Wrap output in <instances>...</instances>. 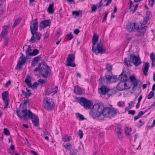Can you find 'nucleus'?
<instances>
[{
    "label": "nucleus",
    "mask_w": 155,
    "mask_h": 155,
    "mask_svg": "<svg viewBox=\"0 0 155 155\" xmlns=\"http://www.w3.org/2000/svg\"><path fill=\"white\" fill-rule=\"evenodd\" d=\"M154 0H150L149 2V5L151 7H152L154 2Z\"/></svg>",
    "instance_id": "obj_53"
},
{
    "label": "nucleus",
    "mask_w": 155,
    "mask_h": 155,
    "mask_svg": "<svg viewBox=\"0 0 155 155\" xmlns=\"http://www.w3.org/2000/svg\"><path fill=\"white\" fill-rule=\"evenodd\" d=\"M154 95V92L153 91H151L147 95V98L149 99H151L153 96Z\"/></svg>",
    "instance_id": "obj_43"
},
{
    "label": "nucleus",
    "mask_w": 155,
    "mask_h": 155,
    "mask_svg": "<svg viewBox=\"0 0 155 155\" xmlns=\"http://www.w3.org/2000/svg\"><path fill=\"white\" fill-rule=\"evenodd\" d=\"M149 68V64L148 62H146L144 64V66L142 67L143 72L144 75H147V73Z\"/></svg>",
    "instance_id": "obj_21"
},
{
    "label": "nucleus",
    "mask_w": 155,
    "mask_h": 155,
    "mask_svg": "<svg viewBox=\"0 0 155 155\" xmlns=\"http://www.w3.org/2000/svg\"><path fill=\"white\" fill-rule=\"evenodd\" d=\"M130 88L127 86L125 82L121 81L117 86V89L119 91H123L126 89H128Z\"/></svg>",
    "instance_id": "obj_15"
},
{
    "label": "nucleus",
    "mask_w": 155,
    "mask_h": 155,
    "mask_svg": "<svg viewBox=\"0 0 155 155\" xmlns=\"http://www.w3.org/2000/svg\"><path fill=\"white\" fill-rule=\"evenodd\" d=\"M25 81L29 87H31L33 89H34L37 88L38 83L35 82L32 85L31 83V77L30 76H28L25 79Z\"/></svg>",
    "instance_id": "obj_14"
},
{
    "label": "nucleus",
    "mask_w": 155,
    "mask_h": 155,
    "mask_svg": "<svg viewBox=\"0 0 155 155\" xmlns=\"http://www.w3.org/2000/svg\"><path fill=\"white\" fill-rule=\"evenodd\" d=\"M128 112L129 114H131L133 115H134L135 113V111L134 110H129Z\"/></svg>",
    "instance_id": "obj_55"
},
{
    "label": "nucleus",
    "mask_w": 155,
    "mask_h": 155,
    "mask_svg": "<svg viewBox=\"0 0 155 155\" xmlns=\"http://www.w3.org/2000/svg\"><path fill=\"white\" fill-rule=\"evenodd\" d=\"M100 90L101 94L104 95H105L109 90V88H106L104 85H102Z\"/></svg>",
    "instance_id": "obj_23"
},
{
    "label": "nucleus",
    "mask_w": 155,
    "mask_h": 155,
    "mask_svg": "<svg viewBox=\"0 0 155 155\" xmlns=\"http://www.w3.org/2000/svg\"><path fill=\"white\" fill-rule=\"evenodd\" d=\"M126 28L130 32H135L139 29V26L136 23L129 22L126 25Z\"/></svg>",
    "instance_id": "obj_10"
},
{
    "label": "nucleus",
    "mask_w": 155,
    "mask_h": 155,
    "mask_svg": "<svg viewBox=\"0 0 155 155\" xmlns=\"http://www.w3.org/2000/svg\"><path fill=\"white\" fill-rule=\"evenodd\" d=\"M74 59L75 56L74 54H69L67 59V64H66V66L75 67L76 65L74 62H73L74 61Z\"/></svg>",
    "instance_id": "obj_12"
},
{
    "label": "nucleus",
    "mask_w": 155,
    "mask_h": 155,
    "mask_svg": "<svg viewBox=\"0 0 155 155\" xmlns=\"http://www.w3.org/2000/svg\"><path fill=\"white\" fill-rule=\"evenodd\" d=\"M115 131L117 132V134L122 132V129H121L120 125H117L115 129Z\"/></svg>",
    "instance_id": "obj_38"
},
{
    "label": "nucleus",
    "mask_w": 155,
    "mask_h": 155,
    "mask_svg": "<svg viewBox=\"0 0 155 155\" xmlns=\"http://www.w3.org/2000/svg\"><path fill=\"white\" fill-rule=\"evenodd\" d=\"M72 14L76 16H78L80 14V12L78 11H75L72 12Z\"/></svg>",
    "instance_id": "obj_51"
},
{
    "label": "nucleus",
    "mask_w": 155,
    "mask_h": 155,
    "mask_svg": "<svg viewBox=\"0 0 155 155\" xmlns=\"http://www.w3.org/2000/svg\"><path fill=\"white\" fill-rule=\"evenodd\" d=\"M129 78L130 79V83L133 87L132 89L133 90H135L137 88L138 89L141 88L142 85L141 82L139 80H137L135 76H130Z\"/></svg>",
    "instance_id": "obj_8"
},
{
    "label": "nucleus",
    "mask_w": 155,
    "mask_h": 155,
    "mask_svg": "<svg viewBox=\"0 0 155 155\" xmlns=\"http://www.w3.org/2000/svg\"><path fill=\"white\" fill-rule=\"evenodd\" d=\"M49 36V34L47 32H46L45 34V36L44 37L45 39H46Z\"/></svg>",
    "instance_id": "obj_64"
},
{
    "label": "nucleus",
    "mask_w": 155,
    "mask_h": 155,
    "mask_svg": "<svg viewBox=\"0 0 155 155\" xmlns=\"http://www.w3.org/2000/svg\"><path fill=\"white\" fill-rule=\"evenodd\" d=\"M113 78V76L111 75L106 74L104 77L101 76L99 81L100 84H103L105 82L110 81Z\"/></svg>",
    "instance_id": "obj_16"
},
{
    "label": "nucleus",
    "mask_w": 155,
    "mask_h": 155,
    "mask_svg": "<svg viewBox=\"0 0 155 155\" xmlns=\"http://www.w3.org/2000/svg\"><path fill=\"white\" fill-rule=\"evenodd\" d=\"M58 89V86H55L51 89L48 88L45 91V94L48 95L52 93L55 94L57 92Z\"/></svg>",
    "instance_id": "obj_19"
},
{
    "label": "nucleus",
    "mask_w": 155,
    "mask_h": 155,
    "mask_svg": "<svg viewBox=\"0 0 155 155\" xmlns=\"http://www.w3.org/2000/svg\"><path fill=\"white\" fill-rule=\"evenodd\" d=\"M78 152V151L77 150L73 148L70 149L69 153L70 155H77Z\"/></svg>",
    "instance_id": "obj_32"
},
{
    "label": "nucleus",
    "mask_w": 155,
    "mask_h": 155,
    "mask_svg": "<svg viewBox=\"0 0 155 155\" xmlns=\"http://www.w3.org/2000/svg\"><path fill=\"white\" fill-rule=\"evenodd\" d=\"M43 106L48 110H51L54 108V104L52 99L47 97L43 101Z\"/></svg>",
    "instance_id": "obj_9"
},
{
    "label": "nucleus",
    "mask_w": 155,
    "mask_h": 155,
    "mask_svg": "<svg viewBox=\"0 0 155 155\" xmlns=\"http://www.w3.org/2000/svg\"><path fill=\"white\" fill-rule=\"evenodd\" d=\"M76 99H77L78 102L86 109L91 108V107L93 105V103L90 101L83 97H77Z\"/></svg>",
    "instance_id": "obj_6"
},
{
    "label": "nucleus",
    "mask_w": 155,
    "mask_h": 155,
    "mask_svg": "<svg viewBox=\"0 0 155 155\" xmlns=\"http://www.w3.org/2000/svg\"><path fill=\"white\" fill-rule=\"evenodd\" d=\"M47 11L50 14H53L54 12V2L50 4L47 9Z\"/></svg>",
    "instance_id": "obj_27"
},
{
    "label": "nucleus",
    "mask_w": 155,
    "mask_h": 155,
    "mask_svg": "<svg viewBox=\"0 0 155 155\" xmlns=\"http://www.w3.org/2000/svg\"><path fill=\"white\" fill-rule=\"evenodd\" d=\"M4 45L5 46H6L8 44V38L7 37H4Z\"/></svg>",
    "instance_id": "obj_50"
},
{
    "label": "nucleus",
    "mask_w": 155,
    "mask_h": 155,
    "mask_svg": "<svg viewBox=\"0 0 155 155\" xmlns=\"http://www.w3.org/2000/svg\"><path fill=\"white\" fill-rule=\"evenodd\" d=\"M102 0H101L100 2H99V3L98 4H97V5H98V6H97V8H100V7H101V6H104V5H103V4L102 3Z\"/></svg>",
    "instance_id": "obj_57"
},
{
    "label": "nucleus",
    "mask_w": 155,
    "mask_h": 155,
    "mask_svg": "<svg viewBox=\"0 0 155 155\" xmlns=\"http://www.w3.org/2000/svg\"><path fill=\"white\" fill-rule=\"evenodd\" d=\"M102 108L101 107H100V104H94L93 108L90 110V114L94 118L98 117L101 115Z\"/></svg>",
    "instance_id": "obj_5"
},
{
    "label": "nucleus",
    "mask_w": 155,
    "mask_h": 155,
    "mask_svg": "<svg viewBox=\"0 0 155 155\" xmlns=\"http://www.w3.org/2000/svg\"><path fill=\"white\" fill-rule=\"evenodd\" d=\"M151 14V12L150 11H147L146 12V16L144 18L143 23L144 24H145L147 23L148 21L150 19V16Z\"/></svg>",
    "instance_id": "obj_26"
},
{
    "label": "nucleus",
    "mask_w": 155,
    "mask_h": 155,
    "mask_svg": "<svg viewBox=\"0 0 155 155\" xmlns=\"http://www.w3.org/2000/svg\"><path fill=\"white\" fill-rule=\"evenodd\" d=\"M123 72H122L119 76V79H120V81L125 82L128 80V78L127 74H123Z\"/></svg>",
    "instance_id": "obj_25"
},
{
    "label": "nucleus",
    "mask_w": 155,
    "mask_h": 155,
    "mask_svg": "<svg viewBox=\"0 0 155 155\" xmlns=\"http://www.w3.org/2000/svg\"><path fill=\"white\" fill-rule=\"evenodd\" d=\"M80 32V31L79 29H75L73 31V33L76 34L77 35Z\"/></svg>",
    "instance_id": "obj_56"
},
{
    "label": "nucleus",
    "mask_w": 155,
    "mask_h": 155,
    "mask_svg": "<svg viewBox=\"0 0 155 155\" xmlns=\"http://www.w3.org/2000/svg\"><path fill=\"white\" fill-rule=\"evenodd\" d=\"M97 9V7L95 5H93V6L91 7V12H94L96 11Z\"/></svg>",
    "instance_id": "obj_52"
},
{
    "label": "nucleus",
    "mask_w": 155,
    "mask_h": 155,
    "mask_svg": "<svg viewBox=\"0 0 155 155\" xmlns=\"http://www.w3.org/2000/svg\"><path fill=\"white\" fill-rule=\"evenodd\" d=\"M150 57L152 61L151 67L153 68L155 66V54L151 53Z\"/></svg>",
    "instance_id": "obj_29"
},
{
    "label": "nucleus",
    "mask_w": 155,
    "mask_h": 155,
    "mask_svg": "<svg viewBox=\"0 0 155 155\" xmlns=\"http://www.w3.org/2000/svg\"><path fill=\"white\" fill-rule=\"evenodd\" d=\"M21 92L22 93V95L25 94V97H29L31 96V93L30 92H25V91L23 90H21Z\"/></svg>",
    "instance_id": "obj_40"
},
{
    "label": "nucleus",
    "mask_w": 155,
    "mask_h": 155,
    "mask_svg": "<svg viewBox=\"0 0 155 155\" xmlns=\"http://www.w3.org/2000/svg\"><path fill=\"white\" fill-rule=\"evenodd\" d=\"M75 115L77 118H78L80 120H83L84 119V118L83 115L79 113L76 114Z\"/></svg>",
    "instance_id": "obj_36"
},
{
    "label": "nucleus",
    "mask_w": 155,
    "mask_h": 155,
    "mask_svg": "<svg viewBox=\"0 0 155 155\" xmlns=\"http://www.w3.org/2000/svg\"><path fill=\"white\" fill-rule=\"evenodd\" d=\"M74 92L76 94H81L82 93V90L81 88L75 87L74 89Z\"/></svg>",
    "instance_id": "obj_30"
},
{
    "label": "nucleus",
    "mask_w": 155,
    "mask_h": 155,
    "mask_svg": "<svg viewBox=\"0 0 155 155\" xmlns=\"http://www.w3.org/2000/svg\"><path fill=\"white\" fill-rule=\"evenodd\" d=\"M147 26H144L138 30L137 33L136 35L138 36H142L144 35L145 32L146 31Z\"/></svg>",
    "instance_id": "obj_20"
},
{
    "label": "nucleus",
    "mask_w": 155,
    "mask_h": 155,
    "mask_svg": "<svg viewBox=\"0 0 155 155\" xmlns=\"http://www.w3.org/2000/svg\"><path fill=\"white\" fill-rule=\"evenodd\" d=\"M78 134L79 136V137L80 139H81L82 138L83 136V134L82 131L81 130H78Z\"/></svg>",
    "instance_id": "obj_46"
},
{
    "label": "nucleus",
    "mask_w": 155,
    "mask_h": 155,
    "mask_svg": "<svg viewBox=\"0 0 155 155\" xmlns=\"http://www.w3.org/2000/svg\"><path fill=\"white\" fill-rule=\"evenodd\" d=\"M102 107L101 110V114L104 117H110L114 116L117 114V109H112L110 107H104V106L100 104V107Z\"/></svg>",
    "instance_id": "obj_2"
},
{
    "label": "nucleus",
    "mask_w": 155,
    "mask_h": 155,
    "mask_svg": "<svg viewBox=\"0 0 155 155\" xmlns=\"http://www.w3.org/2000/svg\"><path fill=\"white\" fill-rule=\"evenodd\" d=\"M29 58V57H27L26 55V57H22L20 58L18 60V62L19 64H23L25 63L26 61Z\"/></svg>",
    "instance_id": "obj_28"
},
{
    "label": "nucleus",
    "mask_w": 155,
    "mask_h": 155,
    "mask_svg": "<svg viewBox=\"0 0 155 155\" xmlns=\"http://www.w3.org/2000/svg\"><path fill=\"white\" fill-rule=\"evenodd\" d=\"M108 14V12H106L105 13V15L103 19L102 20V22H103L104 21H106V18H107V17Z\"/></svg>",
    "instance_id": "obj_60"
},
{
    "label": "nucleus",
    "mask_w": 155,
    "mask_h": 155,
    "mask_svg": "<svg viewBox=\"0 0 155 155\" xmlns=\"http://www.w3.org/2000/svg\"><path fill=\"white\" fill-rule=\"evenodd\" d=\"M8 25H6L3 26V29L1 34V37H6L7 34L8 33V29L9 28Z\"/></svg>",
    "instance_id": "obj_22"
},
{
    "label": "nucleus",
    "mask_w": 155,
    "mask_h": 155,
    "mask_svg": "<svg viewBox=\"0 0 155 155\" xmlns=\"http://www.w3.org/2000/svg\"><path fill=\"white\" fill-rule=\"evenodd\" d=\"M32 51V49L31 46L30 45L28 46V47L25 51L26 55L27 57H29V53H31Z\"/></svg>",
    "instance_id": "obj_34"
},
{
    "label": "nucleus",
    "mask_w": 155,
    "mask_h": 155,
    "mask_svg": "<svg viewBox=\"0 0 155 155\" xmlns=\"http://www.w3.org/2000/svg\"><path fill=\"white\" fill-rule=\"evenodd\" d=\"M71 139V137L70 136L68 135L64 136L62 138V140L64 142H68Z\"/></svg>",
    "instance_id": "obj_37"
},
{
    "label": "nucleus",
    "mask_w": 155,
    "mask_h": 155,
    "mask_svg": "<svg viewBox=\"0 0 155 155\" xmlns=\"http://www.w3.org/2000/svg\"><path fill=\"white\" fill-rule=\"evenodd\" d=\"M4 133L6 135H9L10 133L9 130L7 129L4 128Z\"/></svg>",
    "instance_id": "obj_47"
},
{
    "label": "nucleus",
    "mask_w": 155,
    "mask_h": 155,
    "mask_svg": "<svg viewBox=\"0 0 155 155\" xmlns=\"http://www.w3.org/2000/svg\"><path fill=\"white\" fill-rule=\"evenodd\" d=\"M11 81H8L5 84V87H8L9 84H10L11 83Z\"/></svg>",
    "instance_id": "obj_61"
},
{
    "label": "nucleus",
    "mask_w": 155,
    "mask_h": 155,
    "mask_svg": "<svg viewBox=\"0 0 155 155\" xmlns=\"http://www.w3.org/2000/svg\"><path fill=\"white\" fill-rule=\"evenodd\" d=\"M22 64H19L18 62V64L16 65V66L15 68L16 69H18L19 70H21L22 69V66H21Z\"/></svg>",
    "instance_id": "obj_54"
},
{
    "label": "nucleus",
    "mask_w": 155,
    "mask_h": 155,
    "mask_svg": "<svg viewBox=\"0 0 155 155\" xmlns=\"http://www.w3.org/2000/svg\"><path fill=\"white\" fill-rule=\"evenodd\" d=\"M38 22L37 19L33 20L30 23V30L32 35H34L35 31L38 30Z\"/></svg>",
    "instance_id": "obj_11"
},
{
    "label": "nucleus",
    "mask_w": 155,
    "mask_h": 155,
    "mask_svg": "<svg viewBox=\"0 0 155 155\" xmlns=\"http://www.w3.org/2000/svg\"><path fill=\"white\" fill-rule=\"evenodd\" d=\"M38 83H40L41 84H45L46 81L45 80L42 79H40L38 81Z\"/></svg>",
    "instance_id": "obj_48"
},
{
    "label": "nucleus",
    "mask_w": 155,
    "mask_h": 155,
    "mask_svg": "<svg viewBox=\"0 0 155 155\" xmlns=\"http://www.w3.org/2000/svg\"><path fill=\"white\" fill-rule=\"evenodd\" d=\"M71 145L69 143H67L64 146V147L65 149L67 150H70V149L73 148L71 147Z\"/></svg>",
    "instance_id": "obj_42"
},
{
    "label": "nucleus",
    "mask_w": 155,
    "mask_h": 155,
    "mask_svg": "<svg viewBox=\"0 0 155 155\" xmlns=\"http://www.w3.org/2000/svg\"><path fill=\"white\" fill-rule=\"evenodd\" d=\"M67 36H68V39L69 41H70L73 38V36L71 32H70L68 34Z\"/></svg>",
    "instance_id": "obj_45"
},
{
    "label": "nucleus",
    "mask_w": 155,
    "mask_h": 155,
    "mask_svg": "<svg viewBox=\"0 0 155 155\" xmlns=\"http://www.w3.org/2000/svg\"><path fill=\"white\" fill-rule=\"evenodd\" d=\"M117 137L119 139H121L123 137L122 135V132L117 133Z\"/></svg>",
    "instance_id": "obj_58"
},
{
    "label": "nucleus",
    "mask_w": 155,
    "mask_h": 155,
    "mask_svg": "<svg viewBox=\"0 0 155 155\" xmlns=\"http://www.w3.org/2000/svg\"><path fill=\"white\" fill-rule=\"evenodd\" d=\"M39 53L38 50L37 49H35L33 50L32 51L29 53V56H35L38 54Z\"/></svg>",
    "instance_id": "obj_33"
},
{
    "label": "nucleus",
    "mask_w": 155,
    "mask_h": 155,
    "mask_svg": "<svg viewBox=\"0 0 155 155\" xmlns=\"http://www.w3.org/2000/svg\"><path fill=\"white\" fill-rule=\"evenodd\" d=\"M2 100L5 103V105L4 108L6 109L7 108L9 102L8 92L7 91H4L2 93Z\"/></svg>",
    "instance_id": "obj_13"
},
{
    "label": "nucleus",
    "mask_w": 155,
    "mask_h": 155,
    "mask_svg": "<svg viewBox=\"0 0 155 155\" xmlns=\"http://www.w3.org/2000/svg\"><path fill=\"white\" fill-rule=\"evenodd\" d=\"M22 104H23L24 107V106H26L27 104H28V105L29 106V101H28V99L26 100H24V102H22L20 104V106H21Z\"/></svg>",
    "instance_id": "obj_44"
},
{
    "label": "nucleus",
    "mask_w": 155,
    "mask_h": 155,
    "mask_svg": "<svg viewBox=\"0 0 155 155\" xmlns=\"http://www.w3.org/2000/svg\"><path fill=\"white\" fill-rule=\"evenodd\" d=\"M142 98V95H140L138 98V102L140 103Z\"/></svg>",
    "instance_id": "obj_62"
},
{
    "label": "nucleus",
    "mask_w": 155,
    "mask_h": 155,
    "mask_svg": "<svg viewBox=\"0 0 155 155\" xmlns=\"http://www.w3.org/2000/svg\"><path fill=\"white\" fill-rule=\"evenodd\" d=\"M125 131L126 135L127 136H129V137L130 138H132V136L129 134V132L131 131V129L130 127H127L125 128Z\"/></svg>",
    "instance_id": "obj_31"
},
{
    "label": "nucleus",
    "mask_w": 155,
    "mask_h": 155,
    "mask_svg": "<svg viewBox=\"0 0 155 155\" xmlns=\"http://www.w3.org/2000/svg\"><path fill=\"white\" fill-rule=\"evenodd\" d=\"M138 6V4H136L135 6L134 9L133 10H131V11L133 13H134L135 12V11L137 9V8Z\"/></svg>",
    "instance_id": "obj_59"
},
{
    "label": "nucleus",
    "mask_w": 155,
    "mask_h": 155,
    "mask_svg": "<svg viewBox=\"0 0 155 155\" xmlns=\"http://www.w3.org/2000/svg\"><path fill=\"white\" fill-rule=\"evenodd\" d=\"M20 20L18 18H16L15 20V22L12 26V28H14L19 23Z\"/></svg>",
    "instance_id": "obj_41"
},
{
    "label": "nucleus",
    "mask_w": 155,
    "mask_h": 155,
    "mask_svg": "<svg viewBox=\"0 0 155 155\" xmlns=\"http://www.w3.org/2000/svg\"><path fill=\"white\" fill-rule=\"evenodd\" d=\"M16 112L18 116L21 119L23 118L26 119L35 118L36 117L34 114L29 110H27V109L23 107L21 110V113L18 110H17Z\"/></svg>",
    "instance_id": "obj_3"
},
{
    "label": "nucleus",
    "mask_w": 155,
    "mask_h": 155,
    "mask_svg": "<svg viewBox=\"0 0 155 155\" xmlns=\"http://www.w3.org/2000/svg\"><path fill=\"white\" fill-rule=\"evenodd\" d=\"M124 61L125 64L128 66H131V61L133 62L136 66H138L141 63L140 58L132 54L130 55L129 60H127L126 58H125Z\"/></svg>",
    "instance_id": "obj_4"
},
{
    "label": "nucleus",
    "mask_w": 155,
    "mask_h": 155,
    "mask_svg": "<svg viewBox=\"0 0 155 155\" xmlns=\"http://www.w3.org/2000/svg\"><path fill=\"white\" fill-rule=\"evenodd\" d=\"M43 132L44 133V134L48 135L49 134V133L48 132H47V130H46V129L44 130Z\"/></svg>",
    "instance_id": "obj_63"
},
{
    "label": "nucleus",
    "mask_w": 155,
    "mask_h": 155,
    "mask_svg": "<svg viewBox=\"0 0 155 155\" xmlns=\"http://www.w3.org/2000/svg\"><path fill=\"white\" fill-rule=\"evenodd\" d=\"M98 40V36L94 34L92 40V50L93 52H95L96 55L99 54H101L105 52L106 49L104 47L103 43L101 41L97 42V47H95L94 45L96 44Z\"/></svg>",
    "instance_id": "obj_1"
},
{
    "label": "nucleus",
    "mask_w": 155,
    "mask_h": 155,
    "mask_svg": "<svg viewBox=\"0 0 155 155\" xmlns=\"http://www.w3.org/2000/svg\"><path fill=\"white\" fill-rule=\"evenodd\" d=\"M34 119L32 120V122L33 124L35 126H36L38 125L39 123V119L37 118H36V117L35 118H34Z\"/></svg>",
    "instance_id": "obj_39"
},
{
    "label": "nucleus",
    "mask_w": 155,
    "mask_h": 155,
    "mask_svg": "<svg viewBox=\"0 0 155 155\" xmlns=\"http://www.w3.org/2000/svg\"><path fill=\"white\" fill-rule=\"evenodd\" d=\"M32 35V36H31L30 41L32 43L35 42V39L37 40H39L41 36V35L40 33L37 31L35 32L34 35Z\"/></svg>",
    "instance_id": "obj_17"
},
{
    "label": "nucleus",
    "mask_w": 155,
    "mask_h": 155,
    "mask_svg": "<svg viewBox=\"0 0 155 155\" xmlns=\"http://www.w3.org/2000/svg\"><path fill=\"white\" fill-rule=\"evenodd\" d=\"M39 72L43 77L47 78L50 76L51 71L50 67L46 64V63H45L41 67Z\"/></svg>",
    "instance_id": "obj_7"
},
{
    "label": "nucleus",
    "mask_w": 155,
    "mask_h": 155,
    "mask_svg": "<svg viewBox=\"0 0 155 155\" xmlns=\"http://www.w3.org/2000/svg\"><path fill=\"white\" fill-rule=\"evenodd\" d=\"M51 22L49 20H46L41 21L39 25V27L44 29L47 27L50 26Z\"/></svg>",
    "instance_id": "obj_18"
},
{
    "label": "nucleus",
    "mask_w": 155,
    "mask_h": 155,
    "mask_svg": "<svg viewBox=\"0 0 155 155\" xmlns=\"http://www.w3.org/2000/svg\"><path fill=\"white\" fill-rule=\"evenodd\" d=\"M112 0H105L104 2H107V3L105 5H104V6H107L108 5L110 4L112 2Z\"/></svg>",
    "instance_id": "obj_49"
},
{
    "label": "nucleus",
    "mask_w": 155,
    "mask_h": 155,
    "mask_svg": "<svg viewBox=\"0 0 155 155\" xmlns=\"http://www.w3.org/2000/svg\"><path fill=\"white\" fill-rule=\"evenodd\" d=\"M41 58V57L40 56H38L35 57L32 60L31 66L32 67H35L36 64L39 61Z\"/></svg>",
    "instance_id": "obj_24"
},
{
    "label": "nucleus",
    "mask_w": 155,
    "mask_h": 155,
    "mask_svg": "<svg viewBox=\"0 0 155 155\" xmlns=\"http://www.w3.org/2000/svg\"><path fill=\"white\" fill-rule=\"evenodd\" d=\"M112 66L109 64L107 63L106 65V69L107 72H111Z\"/></svg>",
    "instance_id": "obj_35"
}]
</instances>
